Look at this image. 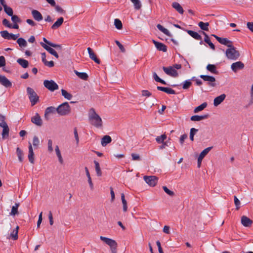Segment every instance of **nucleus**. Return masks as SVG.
Wrapping results in <instances>:
<instances>
[{"mask_svg":"<svg viewBox=\"0 0 253 253\" xmlns=\"http://www.w3.org/2000/svg\"><path fill=\"white\" fill-rule=\"evenodd\" d=\"M74 73L80 79L86 81L88 78L87 74L84 72H79L77 70H74Z\"/></svg>","mask_w":253,"mask_h":253,"instance_id":"31","label":"nucleus"},{"mask_svg":"<svg viewBox=\"0 0 253 253\" xmlns=\"http://www.w3.org/2000/svg\"><path fill=\"white\" fill-rule=\"evenodd\" d=\"M204 35H205V39L204 41L209 44V45L210 46V47L213 49H215V46L214 44L211 42L209 36L207 34H206L205 32H203Z\"/></svg>","mask_w":253,"mask_h":253,"instance_id":"35","label":"nucleus"},{"mask_svg":"<svg viewBox=\"0 0 253 253\" xmlns=\"http://www.w3.org/2000/svg\"><path fill=\"white\" fill-rule=\"evenodd\" d=\"M64 22V19L63 17H60L57 19L56 22L51 26V29L55 30L59 28Z\"/></svg>","mask_w":253,"mask_h":253,"instance_id":"23","label":"nucleus"},{"mask_svg":"<svg viewBox=\"0 0 253 253\" xmlns=\"http://www.w3.org/2000/svg\"><path fill=\"white\" fill-rule=\"evenodd\" d=\"M94 164L95 165V169L97 175L98 176H101L102 175V172L100 168L99 164L98 162L94 161Z\"/></svg>","mask_w":253,"mask_h":253,"instance_id":"38","label":"nucleus"},{"mask_svg":"<svg viewBox=\"0 0 253 253\" xmlns=\"http://www.w3.org/2000/svg\"><path fill=\"white\" fill-rule=\"evenodd\" d=\"M17 63L23 68H26L28 67L29 62L27 60L22 58H19L17 60Z\"/></svg>","mask_w":253,"mask_h":253,"instance_id":"33","label":"nucleus"},{"mask_svg":"<svg viewBox=\"0 0 253 253\" xmlns=\"http://www.w3.org/2000/svg\"><path fill=\"white\" fill-rule=\"evenodd\" d=\"M133 3L134 8L136 10H139L141 7V4L139 0H130Z\"/></svg>","mask_w":253,"mask_h":253,"instance_id":"45","label":"nucleus"},{"mask_svg":"<svg viewBox=\"0 0 253 253\" xmlns=\"http://www.w3.org/2000/svg\"><path fill=\"white\" fill-rule=\"evenodd\" d=\"M47 151L49 153H51L53 151V141L51 139L47 141Z\"/></svg>","mask_w":253,"mask_h":253,"instance_id":"43","label":"nucleus"},{"mask_svg":"<svg viewBox=\"0 0 253 253\" xmlns=\"http://www.w3.org/2000/svg\"><path fill=\"white\" fill-rule=\"evenodd\" d=\"M19 206V203H15V205L12 207L11 211L10 213V214L12 216H15L16 214H18V209Z\"/></svg>","mask_w":253,"mask_h":253,"instance_id":"36","label":"nucleus"},{"mask_svg":"<svg viewBox=\"0 0 253 253\" xmlns=\"http://www.w3.org/2000/svg\"><path fill=\"white\" fill-rule=\"evenodd\" d=\"M163 189L164 190V191L169 195L170 196H174V193L172 191H171L169 189L167 186H163Z\"/></svg>","mask_w":253,"mask_h":253,"instance_id":"53","label":"nucleus"},{"mask_svg":"<svg viewBox=\"0 0 253 253\" xmlns=\"http://www.w3.org/2000/svg\"><path fill=\"white\" fill-rule=\"evenodd\" d=\"M153 77H154L155 81H156L157 82H160L164 84H166V82L165 81L162 80L161 79H160L156 73H153Z\"/></svg>","mask_w":253,"mask_h":253,"instance_id":"51","label":"nucleus"},{"mask_svg":"<svg viewBox=\"0 0 253 253\" xmlns=\"http://www.w3.org/2000/svg\"><path fill=\"white\" fill-rule=\"evenodd\" d=\"M28 149H29V152H28V157L29 161L31 164H34V153L33 151L32 145L31 142H29Z\"/></svg>","mask_w":253,"mask_h":253,"instance_id":"13","label":"nucleus"},{"mask_svg":"<svg viewBox=\"0 0 253 253\" xmlns=\"http://www.w3.org/2000/svg\"><path fill=\"white\" fill-rule=\"evenodd\" d=\"M142 95L143 96L149 97L151 95V93L147 90H143L142 91Z\"/></svg>","mask_w":253,"mask_h":253,"instance_id":"63","label":"nucleus"},{"mask_svg":"<svg viewBox=\"0 0 253 253\" xmlns=\"http://www.w3.org/2000/svg\"><path fill=\"white\" fill-rule=\"evenodd\" d=\"M157 88L158 90L164 91L168 94H175V91L173 89H171V88L165 87H162V86H157Z\"/></svg>","mask_w":253,"mask_h":253,"instance_id":"25","label":"nucleus"},{"mask_svg":"<svg viewBox=\"0 0 253 253\" xmlns=\"http://www.w3.org/2000/svg\"><path fill=\"white\" fill-rule=\"evenodd\" d=\"M57 113L60 116H66L71 113V107L68 102H64L57 107Z\"/></svg>","mask_w":253,"mask_h":253,"instance_id":"4","label":"nucleus"},{"mask_svg":"<svg viewBox=\"0 0 253 253\" xmlns=\"http://www.w3.org/2000/svg\"><path fill=\"white\" fill-rule=\"evenodd\" d=\"M61 93L62 95L68 100H71L72 98V95L63 89H61Z\"/></svg>","mask_w":253,"mask_h":253,"instance_id":"41","label":"nucleus"},{"mask_svg":"<svg viewBox=\"0 0 253 253\" xmlns=\"http://www.w3.org/2000/svg\"><path fill=\"white\" fill-rule=\"evenodd\" d=\"M241 222L242 224L246 227H250L253 224V221L245 215L241 217Z\"/></svg>","mask_w":253,"mask_h":253,"instance_id":"12","label":"nucleus"},{"mask_svg":"<svg viewBox=\"0 0 253 253\" xmlns=\"http://www.w3.org/2000/svg\"><path fill=\"white\" fill-rule=\"evenodd\" d=\"M172 7L175 9L179 14H183L184 10L181 5L177 2H173L172 3Z\"/></svg>","mask_w":253,"mask_h":253,"instance_id":"21","label":"nucleus"},{"mask_svg":"<svg viewBox=\"0 0 253 253\" xmlns=\"http://www.w3.org/2000/svg\"><path fill=\"white\" fill-rule=\"evenodd\" d=\"M111 141V137L109 135H105L102 138L101 143L102 146L104 147L110 143Z\"/></svg>","mask_w":253,"mask_h":253,"instance_id":"28","label":"nucleus"},{"mask_svg":"<svg viewBox=\"0 0 253 253\" xmlns=\"http://www.w3.org/2000/svg\"><path fill=\"white\" fill-rule=\"evenodd\" d=\"M153 42L155 44L157 49L160 51L163 52H166L167 50V46L163 43L156 42L155 40H153Z\"/></svg>","mask_w":253,"mask_h":253,"instance_id":"17","label":"nucleus"},{"mask_svg":"<svg viewBox=\"0 0 253 253\" xmlns=\"http://www.w3.org/2000/svg\"><path fill=\"white\" fill-rule=\"evenodd\" d=\"M44 86L51 91L58 89V84L53 80H45L43 82Z\"/></svg>","mask_w":253,"mask_h":253,"instance_id":"6","label":"nucleus"},{"mask_svg":"<svg viewBox=\"0 0 253 253\" xmlns=\"http://www.w3.org/2000/svg\"><path fill=\"white\" fill-rule=\"evenodd\" d=\"M0 83L6 87L12 86V83L4 76L0 75Z\"/></svg>","mask_w":253,"mask_h":253,"instance_id":"16","label":"nucleus"},{"mask_svg":"<svg viewBox=\"0 0 253 253\" xmlns=\"http://www.w3.org/2000/svg\"><path fill=\"white\" fill-rule=\"evenodd\" d=\"M121 200L123 204V211L126 212L127 211V203L125 199V194L123 193L121 194Z\"/></svg>","mask_w":253,"mask_h":253,"instance_id":"32","label":"nucleus"},{"mask_svg":"<svg viewBox=\"0 0 253 253\" xmlns=\"http://www.w3.org/2000/svg\"><path fill=\"white\" fill-rule=\"evenodd\" d=\"M16 153L19 161L22 162L23 160V153L22 151L19 147H17L16 149Z\"/></svg>","mask_w":253,"mask_h":253,"instance_id":"47","label":"nucleus"},{"mask_svg":"<svg viewBox=\"0 0 253 253\" xmlns=\"http://www.w3.org/2000/svg\"><path fill=\"white\" fill-rule=\"evenodd\" d=\"M87 50L88 52L90 58L93 60L97 64H99L100 63V61L96 57L92 49L90 47H88Z\"/></svg>","mask_w":253,"mask_h":253,"instance_id":"20","label":"nucleus"},{"mask_svg":"<svg viewBox=\"0 0 253 253\" xmlns=\"http://www.w3.org/2000/svg\"><path fill=\"white\" fill-rule=\"evenodd\" d=\"M234 203L236 207V209L238 210L240 208V202L236 196H234Z\"/></svg>","mask_w":253,"mask_h":253,"instance_id":"59","label":"nucleus"},{"mask_svg":"<svg viewBox=\"0 0 253 253\" xmlns=\"http://www.w3.org/2000/svg\"><path fill=\"white\" fill-rule=\"evenodd\" d=\"M198 129L195 128H192L190 129V139L191 141L194 140V136L198 132Z\"/></svg>","mask_w":253,"mask_h":253,"instance_id":"50","label":"nucleus"},{"mask_svg":"<svg viewBox=\"0 0 253 253\" xmlns=\"http://www.w3.org/2000/svg\"><path fill=\"white\" fill-rule=\"evenodd\" d=\"M114 25L116 28L118 30H121L123 28L122 23L119 19H115L114 20Z\"/></svg>","mask_w":253,"mask_h":253,"instance_id":"44","label":"nucleus"},{"mask_svg":"<svg viewBox=\"0 0 253 253\" xmlns=\"http://www.w3.org/2000/svg\"><path fill=\"white\" fill-rule=\"evenodd\" d=\"M209 117V114H205L202 116L194 115L192 116L190 119L192 121H200L203 120L207 119Z\"/></svg>","mask_w":253,"mask_h":253,"instance_id":"22","label":"nucleus"},{"mask_svg":"<svg viewBox=\"0 0 253 253\" xmlns=\"http://www.w3.org/2000/svg\"><path fill=\"white\" fill-rule=\"evenodd\" d=\"M225 54L228 59L232 60H236L240 56L239 51L233 45L226 49Z\"/></svg>","mask_w":253,"mask_h":253,"instance_id":"3","label":"nucleus"},{"mask_svg":"<svg viewBox=\"0 0 253 253\" xmlns=\"http://www.w3.org/2000/svg\"><path fill=\"white\" fill-rule=\"evenodd\" d=\"M32 14L34 18L38 21H41L42 19V15L37 10H33L32 11Z\"/></svg>","mask_w":253,"mask_h":253,"instance_id":"24","label":"nucleus"},{"mask_svg":"<svg viewBox=\"0 0 253 253\" xmlns=\"http://www.w3.org/2000/svg\"><path fill=\"white\" fill-rule=\"evenodd\" d=\"M17 42L21 47H26L27 45V42L22 38H19L17 40Z\"/></svg>","mask_w":253,"mask_h":253,"instance_id":"39","label":"nucleus"},{"mask_svg":"<svg viewBox=\"0 0 253 253\" xmlns=\"http://www.w3.org/2000/svg\"><path fill=\"white\" fill-rule=\"evenodd\" d=\"M248 28L252 32H253V22H249L247 23Z\"/></svg>","mask_w":253,"mask_h":253,"instance_id":"64","label":"nucleus"},{"mask_svg":"<svg viewBox=\"0 0 253 253\" xmlns=\"http://www.w3.org/2000/svg\"><path fill=\"white\" fill-rule=\"evenodd\" d=\"M41 45L46 50H47L48 52H49L52 55L54 56L56 58H58L59 56H58V54L57 53L56 51L54 49H53L49 46H48L43 43L41 42Z\"/></svg>","mask_w":253,"mask_h":253,"instance_id":"14","label":"nucleus"},{"mask_svg":"<svg viewBox=\"0 0 253 253\" xmlns=\"http://www.w3.org/2000/svg\"><path fill=\"white\" fill-rule=\"evenodd\" d=\"M11 237L13 240H16L18 238V231L17 230H14L10 234Z\"/></svg>","mask_w":253,"mask_h":253,"instance_id":"60","label":"nucleus"},{"mask_svg":"<svg viewBox=\"0 0 253 253\" xmlns=\"http://www.w3.org/2000/svg\"><path fill=\"white\" fill-rule=\"evenodd\" d=\"M0 35L1 36L5 39H8V36H9V33L7 31H2L0 32Z\"/></svg>","mask_w":253,"mask_h":253,"instance_id":"56","label":"nucleus"},{"mask_svg":"<svg viewBox=\"0 0 253 253\" xmlns=\"http://www.w3.org/2000/svg\"><path fill=\"white\" fill-rule=\"evenodd\" d=\"M200 78H202L204 81H207L211 83L210 84V85L212 86H215V84L213 83L215 81V79L214 77L212 76H208V75H201L200 76Z\"/></svg>","mask_w":253,"mask_h":253,"instance_id":"15","label":"nucleus"},{"mask_svg":"<svg viewBox=\"0 0 253 253\" xmlns=\"http://www.w3.org/2000/svg\"><path fill=\"white\" fill-rule=\"evenodd\" d=\"M31 122L38 126H41L43 124L41 117L37 113L31 118Z\"/></svg>","mask_w":253,"mask_h":253,"instance_id":"9","label":"nucleus"},{"mask_svg":"<svg viewBox=\"0 0 253 253\" xmlns=\"http://www.w3.org/2000/svg\"><path fill=\"white\" fill-rule=\"evenodd\" d=\"M0 126L3 128L2 136L3 138H4L5 136H7L8 135L9 130L8 126L5 122L0 123Z\"/></svg>","mask_w":253,"mask_h":253,"instance_id":"19","label":"nucleus"},{"mask_svg":"<svg viewBox=\"0 0 253 253\" xmlns=\"http://www.w3.org/2000/svg\"><path fill=\"white\" fill-rule=\"evenodd\" d=\"M144 181L150 186H155L158 180V177L156 176H144L143 177Z\"/></svg>","mask_w":253,"mask_h":253,"instance_id":"7","label":"nucleus"},{"mask_svg":"<svg viewBox=\"0 0 253 253\" xmlns=\"http://www.w3.org/2000/svg\"><path fill=\"white\" fill-rule=\"evenodd\" d=\"M53 6L55 7V9L57 12L62 14L65 13L66 11L59 5L55 4V6Z\"/></svg>","mask_w":253,"mask_h":253,"instance_id":"52","label":"nucleus"},{"mask_svg":"<svg viewBox=\"0 0 253 253\" xmlns=\"http://www.w3.org/2000/svg\"><path fill=\"white\" fill-rule=\"evenodd\" d=\"M40 144V141L37 136H34L33 139V145L35 148L39 147Z\"/></svg>","mask_w":253,"mask_h":253,"instance_id":"46","label":"nucleus"},{"mask_svg":"<svg viewBox=\"0 0 253 253\" xmlns=\"http://www.w3.org/2000/svg\"><path fill=\"white\" fill-rule=\"evenodd\" d=\"M187 138V135L186 134H184L183 135H182L180 137V139H179V141H180V144L181 145H183V143H184V142L185 141V140Z\"/></svg>","mask_w":253,"mask_h":253,"instance_id":"61","label":"nucleus"},{"mask_svg":"<svg viewBox=\"0 0 253 253\" xmlns=\"http://www.w3.org/2000/svg\"><path fill=\"white\" fill-rule=\"evenodd\" d=\"M218 42L221 44L226 45L227 47H231L232 42L231 41L228 40L227 38H218Z\"/></svg>","mask_w":253,"mask_h":253,"instance_id":"26","label":"nucleus"},{"mask_svg":"<svg viewBox=\"0 0 253 253\" xmlns=\"http://www.w3.org/2000/svg\"><path fill=\"white\" fill-rule=\"evenodd\" d=\"M186 31L194 39L197 40H201L202 39V37L197 32L191 30H187Z\"/></svg>","mask_w":253,"mask_h":253,"instance_id":"29","label":"nucleus"},{"mask_svg":"<svg viewBox=\"0 0 253 253\" xmlns=\"http://www.w3.org/2000/svg\"><path fill=\"white\" fill-rule=\"evenodd\" d=\"M226 95L225 94H222L220 95L215 97L213 100V105L216 107L221 104L225 99Z\"/></svg>","mask_w":253,"mask_h":253,"instance_id":"18","label":"nucleus"},{"mask_svg":"<svg viewBox=\"0 0 253 253\" xmlns=\"http://www.w3.org/2000/svg\"><path fill=\"white\" fill-rule=\"evenodd\" d=\"M207 106V103L206 102H204L200 105L195 108V109L194 110V112L195 113H197L200 111H201L203 110H204Z\"/></svg>","mask_w":253,"mask_h":253,"instance_id":"37","label":"nucleus"},{"mask_svg":"<svg viewBox=\"0 0 253 253\" xmlns=\"http://www.w3.org/2000/svg\"><path fill=\"white\" fill-rule=\"evenodd\" d=\"M56 112H57V108H55L53 106H50L47 107L44 112V117L45 120H48L49 116L51 114H54Z\"/></svg>","mask_w":253,"mask_h":253,"instance_id":"11","label":"nucleus"},{"mask_svg":"<svg viewBox=\"0 0 253 253\" xmlns=\"http://www.w3.org/2000/svg\"><path fill=\"white\" fill-rule=\"evenodd\" d=\"M3 8H4V11H5V12L8 16H12L13 11L12 9L10 7L7 6V5H4Z\"/></svg>","mask_w":253,"mask_h":253,"instance_id":"42","label":"nucleus"},{"mask_svg":"<svg viewBox=\"0 0 253 253\" xmlns=\"http://www.w3.org/2000/svg\"><path fill=\"white\" fill-rule=\"evenodd\" d=\"M157 27L158 29L161 31L162 32H163L164 34L166 35L171 37L172 36L171 34L170 33V32L166 28H164L163 26H162L160 24H158L157 25Z\"/></svg>","mask_w":253,"mask_h":253,"instance_id":"30","label":"nucleus"},{"mask_svg":"<svg viewBox=\"0 0 253 253\" xmlns=\"http://www.w3.org/2000/svg\"><path fill=\"white\" fill-rule=\"evenodd\" d=\"M167 136L166 134H163L161 136H158L156 138V141L159 143H162L164 142V141L166 139Z\"/></svg>","mask_w":253,"mask_h":253,"instance_id":"49","label":"nucleus"},{"mask_svg":"<svg viewBox=\"0 0 253 253\" xmlns=\"http://www.w3.org/2000/svg\"><path fill=\"white\" fill-rule=\"evenodd\" d=\"M198 25L201 29L205 31L208 30V26L209 25V23H204L203 22H200L198 24Z\"/></svg>","mask_w":253,"mask_h":253,"instance_id":"48","label":"nucleus"},{"mask_svg":"<svg viewBox=\"0 0 253 253\" xmlns=\"http://www.w3.org/2000/svg\"><path fill=\"white\" fill-rule=\"evenodd\" d=\"M55 152L56 155L58 159L59 162L60 164H63V159L62 158L61 151L59 149V146L58 145H56L55 146Z\"/></svg>","mask_w":253,"mask_h":253,"instance_id":"27","label":"nucleus"},{"mask_svg":"<svg viewBox=\"0 0 253 253\" xmlns=\"http://www.w3.org/2000/svg\"><path fill=\"white\" fill-rule=\"evenodd\" d=\"M2 24L5 26H6L8 28H12V24H10V22H9V21L8 20H7L6 19H3Z\"/></svg>","mask_w":253,"mask_h":253,"instance_id":"57","label":"nucleus"},{"mask_svg":"<svg viewBox=\"0 0 253 253\" xmlns=\"http://www.w3.org/2000/svg\"><path fill=\"white\" fill-rule=\"evenodd\" d=\"M207 70L213 74H217L218 72L216 70V67L215 65L208 64L206 67Z\"/></svg>","mask_w":253,"mask_h":253,"instance_id":"34","label":"nucleus"},{"mask_svg":"<svg viewBox=\"0 0 253 253\" xmlns=\"http://www.w3.org/2000/svg\"><path fill=\"white\" fill-rule=\"evenodd\" d=\"M191 84H192V83L190 81H186L185 82H184V83L183 84L182 88L184 89H188L190 86Z\"/></svg>","mask_w":253,"mask_h":253,"instance_id":"55","label":"nucleus"},{"mask_svg":"<svg viewBox=\"0 0 253 253\" xmlns=\"http://www.w3.org/2000/svg\"><path fill=\"white\" fill-rule=\"evenodd\" d=\"M11 16V20L13 23L21 22V20L20 19V18L18 17V16L13 14L12 16Z\"/></svg>","mask_w":253,"mask_h":253,"instance_id":"54","label":"nucleus"},{"mask_svg":"<svg viewBox=\"0 0 253 253\" xmlns=\"http://www.w3.org/2000/svg\"><path fill=\"white\" fill-rule=\"evenodd\" d=\"M244 66V64L243 62L237 61L231 64V68L234 72L236 73L237 71L243 69Z\"/></svg>","mask_w":253,"mask_h":253,"instance_id":"10","label":"nucleus"},{"mask_svg":"<svg viewBox=\"0 0 253 253\" xmlns=\"http://www.w3.org/2000/svg\"><path fill=\"white\" fill-rule=\"evenodd\" d=\"M100 239L106 245L109 246L112 253H117V243L113 239L101 236Z\"/></svg>","mask_w":253,"mask_h":253,"instance_id":"2","label":"nucleus"},{"mask_svg":"<svg viewBox=\"0 0 253 253\" xmlns=\"http://www.w3.org/2000/svg\"><path fill=\"white\" fill-rule=\"evenodd\" d=\"M27 91L32 106L35 105L39 100V98L36 92L30 87L27 88Z\"/></svg>","mask_w":253,"mask_h":253,"instance_id":"5","label":"nucleus"},{"mask_svg":"<svg viewBox=\"0 0 253 253\" xmlns=\"http://www.w3.org/2000/svg\"><path fill=\"white\" fill-rule=\"evenodd\" d=\"M212 147H209L205 149L200 154L199 157L204 159V158L208 154L210 151L212 149Z\"/></svg>","mask_w":253,"mask_h":253,"instance_id":"40","label":"nucleus"},{"mask_svg":"<svg viewBox=\"0 0 253 253\" xmlns=\"http://www.w3.org/2000/svg\"><path fill=\"white\" fill-rule=\"evenodd\" d=\"M131 155L133 161H139L140 160V156L138 154L132 153Z\"/></svg>","mask_w":253,"mask_h":253,"instance_id":"62","label":"nucleus"},{"mask_svg":"<svg viewBox=\"0 0 253 253\" xmlns=\"http://www.w3.org/2000/svg\"><path fill=\"white\" fill-rule=\"evenodd\" d=\"M163 69L164 71L168 75L172 77H177L178 76V73L175 69L172 66L168 67H163Z\"/></svg>","mask_w":253,"mask_h":253,"instance_id":"8","label":"nucleus"},{"mask_svg":"<svg viewBox=\"0 0 253 253\" xmlns=\"http://www.w3.org/2000/svg\"><path fill=\"white\" fill-rule=\"evenodd\" d=\"M88 119L90 124L95 127L100 128L102 126V121L101 118L93 108H91L89 111Z\"/></svg>","mask_w":253,"mask_h":253,"instance_id":"1","label":"nucleus"},{"mask_svg":"<svg viewBox=\"0 0 253 253\" xmlns=\"http://www.w3.org/2000/svg\"><path fill=\"white\" fill-rule=\"evenodd\" d=\"M19 36V34H9V36H8V39H7V40H10V39H12L13 40H16Z\"/></svg>","mask_w":253,"mask_h":253,"instance_id":"58","label":"nucleus"}]
</instances>
